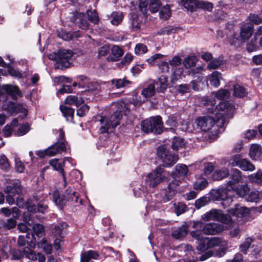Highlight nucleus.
<instances>
[{
  "instance_id": "1",
  "label": "nucleus",
  "mask_w": 262,
  "mask_h": 262,
  "mask_svg": "<svg viewBox=\"0 0 262 262\" xmlns=\"http://www.w3.org/2000/svg\"><path fill=\"white\" fill-rule=\"evenodd\" d=\"M202 101L203 103L208 107L207 108L208 112L214 114L217 121H221L223 124L225 122V118L233 111V107L227 101L221 102L217 105L215 106L216 102L212 97H205Z\"/></svg>"
},
{
  "instance_id": "2",
  "label": "nucleus",
  "mask_w": 262,
  "mask_h": 262,
  "mask_svg": "<svg viewBox=\"0 0 262 262\" xmlns=\"http://www.w3.org/2000/svg\"><path fill=\"white\" fill-rule=\"evenodd\" d=\"M244 178L245 176L242 174V172L236 168L233 169L230 174V180L226 184L227 189L236 192L241 196H245L249 191L247 185H242L240 186V189L238 185L239 183H243Z\"/></svg>"
},
{
  "instance_id": "3",
  "label": "nucleus",
  "mask_w": 262,
  "mask_h": 262,
  "mask_svg": "<svg viewBox=\"0 0 262 262\" xmlns=\"http://www.w3.org/2000/svg\"><path fill=\"white\" fill-rule=\"evenodd\" d=\"M169 172L165 171L162 166H159L147 175L145 182L150 187H155L169 176Z\"/></svg>"
},
{
  "instance_id": "4",
  "label": "nucleus",
  "mask_w": 262,
  "mask_h": 262,
  "mask_svg": "<svg viewBox=\"0 0 262 262\" xmlns=\"http://www.w3.org/2000/svg\"><path fill=\"white\" fill-rule=\"evenodd\" d=\"M202 219L204 221H217L229 226H231L233 224L231 216L227 214H224L222 210L213 209L207 212L202 216Z\"/></svg>"
},
{
  "instance_id": "5",
  "label": "nucleus",
  "mask_w": 262,
  "mask_h": 262,
  "mask_svg": "<svg viewBox=\"0 0 262 262\" xmlns=\"http://www.w3.org/2000/svg\"><path fill=\"white\" fill-rule=\"evenodd\" d=\"M141 128L145 133H154L160 134L162 130L161 117L156 116L143 121L141 123Z\"/></svg>"
},
{
  "instance_id": "6",
  "label": "nucleus",
  "mask_w": 262,
  "mask_h": 262,
  "mask_svg": "<svg viewBox=\"0 0 262 262\" xmlns=\"http://www.w3.org/2000/svg\"><path fill=\"white\" fill-rule=\"evenodd\" d=\"M74 53L70 50H60L58 51L55 68L59 69L69 68L73 63Z\"/></svg>"
},
{
  "instance_id": "7",
  "label": "nucleus",
  "mask_w": 262,
  "mask_h": 262,
  "mask_svg": "<svg viewBox=\"0 0 262 262\" xmlns=\"http://www.w3.org/2000/svg\"><path fill=\"white\" fill-rule=\"evenodd\" d=\"M54 201L57 205L60 206H62L66 201H71L74 203H78L80 205L82 204V200L79 199L78 195L76 191L71 188L66 190L63 195V199L59 196L58 192L55 191L54 192Z\"/></svg>"
},
{
  "instance_id": "8",
  "label": "nucleus",
  "mask_w": 262,
  "mask_h": 262,
  "mask_svg": "<svg viewBox=\"0 0 262 262\" xmlns=\"http://www.w3.org/2000/svg\"><path fill=\"white\" fill-rule=\"evenodd\" d=\"M231 190L225 188H221L216 189H212L211 191L210 194L212 200L214 201H222V205L226 207L230 205L232 202V199L231 195L229 193Z\"/></svg>"
},
{
  "instance_id": "9",
  "label": "nucleus",
  "mask_w": 262,
  "mask_h": 262,
  "mask_svg": "<svg viewBox=\"0 0 262 262\" xmlns=\"http://www.w3.org/2000/svg\"><path fill=\"white\" fill-rule=\"evenodd\" d=\"M157 155L161 159L166 166H171L178 160V156L169 150L166 147L160 146L157 150Z\"/></svg>"
},
{
  "instance_id": "10",
  "label": "nucleus",
  "mask_w": 262,
  "mask_h": 262,
  "mask_svg": "<svg viewBox=\"0 0 262 262\" xmlns=\"http://www.w3.org/2000/svg\"><path fill=\"white\" fill-rule=\"evenodd\" d=\"M193 226L195 228L198 227L202 228V231L207 235L217 234L224 229V227L223 225L216 223L203 224L201 222H197L195 223Z\"/></svg>"
},
{
  "instance_id": "11",
  "label": "nucleus",
  "mask_w": 262,
  "mask_h": 262,
  "mask_svg": "<svg viewBox=\"0 0 262 262\" xmlns=\"http://www.w3.org/2000/svg\"><path fill=\"white\" fill-rule=\"evenodd\" d=\"M53 134L56 138V142L52 146L54 149L59 148L60 146H63V149L60 150L59 149L58 153L65 152L67 151L68 147V142L65 138V134L64 131L61 128L53 130Z\"/></svg>"
},
{
  "instance_id": "12",
  "label": "nucleus",
  "mask_w": 262,
  "mask_h": 262,
  "mask_svg": "<svg viewBox=\"0 0 262 262\" xmlns=\"http://www.w3.org/2000/svg\"><path fill=\"white\" fill-rule=\"evenodd\" d=\"M221 245L222 246L226 245V242L221 237H212L206 238V243H201L196 248L198 250L204 251L207 249L213 248Z\"/></svg>"
},
{
  "instance_id": "13",
  "label": "nucleus",
  "mask_w": 262,
  "mask_h": 262,
  "mask_svg": "<svg viewBox=\"0 0 262 262\" xmlns=\"http://www.w3.org/2000/svg\"><path fill=\"white\" fill-rule=\"evenodd\" d=\"M7 183L8 185L4 189L5 193L12 195H20L22 193L23 187L19 180H11L8 181Z\"/></svg>"
},
{
  "instance_id": "14",
  "label": "nucleus",
  "mask_w": 262,
  "mask_h": 262,
  "mask_svg": "<svg viewBox=\"0 0 262 262\" xmlns=\"http://www.w3.org/2000/svg\"><path fill=\"white\" fill-rule=\"evenodd\" d=\"M197 125L200 127L202 130L207 132L214 125L215 123L218 121L216 117L206 116L199 118L196 120Z\"/></svg>"
},
{
  "instance_id": "15",
  "label": "nucleus",
  "mask_w": 262,
  "mask_h": 262,
  "mask_svg": "<svg viewBox=\"0 0 262 262\" xmlns=\"http://www.w3.org/2000/svg\"><path fill=\"white\" fill-rule=\"evenodd\" d=\"M114 105H115L117 110L114 114L108 118L112 128L115 127L119 124L122 118V108L125 106V104L123 102H117L114 103Z\"/></svg>"
},
{
  "instance_id": "16",
  "label": "nucleus",
  "mask_w": 262,
  "mask_h": 262,
  "mask_svg": "<svg viewBox=\"0 0 262 262\" xmlns=\"http://www.w3.org/2000/svg\"><path fill=\"white\" fill-rule=\"evenodd\" d=\"M240 30V37L245 42L252 36L253 32V26L249 23L243 22L241 24Z\"/></svg>"
},
{
  "instance_id": "17",
  "label": "nucleus",
  "mask_w": 262,
  "mask_h": 262,
  "mask_svg": "<svg viewBox=\"0 0 262 262\" xmlns=\"http://www.w3.org/2000/svg\"><path fill=\"white\" fill-rule=\"evenodd\" d=\"M71 160V158H65L64 160L59 161L58 159H53L49 162L50 165L52 166L55 170L59 171L61 173L64 182V185H66L67 182L66 181L65 173L63 167L64 165V162L66 161L67 160L70 162Z\"/></svg>"
},
{
  "instance_id": "18",
  "label": "nucleus",
  "mask_w": 262,
  "mask_h": 262,
  "mask_svg": "<svg viewBox=\"0 0 262 262\" xmlns=\"http://www.w3.org/2000/svg\"><path fill=\"white\" fill-rule=\"evenodd\" d=\"M228 212L237 217H243L248 215L250 213L249 208L239 204H236L233 208L228 210Z\"/></svg>"
},
{
  "instance_id": "19",
  "label": "nucleus",
  "mask_w": 262,
  "mask_h": 262,
  "mask_svg": "<svg viewBox=\"0 0 262 262\" xmlns=\"http://www.w3.org/2000/svg\"><path fill=\"white\" fill-rule=\"evenodd\" d=\"M180 183V182L179 180H174L169 184L167 187L165 189V196L166 201L170 200L176 194Z\"/></svg>"
},
{
  "instance_id": "20",
  "label": "nucleus",
  "mask_w": 262,
  "mask_h": 262,
  "mask_svg": "<svg viewBox=\"0 0 262 262\" xmlns=\"http://www.w3.org/2000/svg\"><path fill=\"white\" fill-rule=\"evenodd\" d=\"M68 225L65 222H61L55 225L52 228V235L56 237L63 238L67 234Z\"/></svg>"
},
{
  "instance_id": "21",
  "label": "nucleus",
  "mask_w": 262,
  "mask_h": 262,
  "mask_svg": "<svg viewBox=\"0 0 262 262\" xmlns=\"http://www.w3.org/2000/svg\"><path fill=\"white\" fill-rule=\"evenodd\" d=\"M153 83L155 85H156V90L158 93H164L168 86V77L165 75H161Z\"/></svg>"
},
{
  "instance_id": "22",
  "label": "nucleus",
  "mask_w": 262,
  "mask_h": 262,
  "mask_svg": "<svg viewBox=\"0 0 262 262\" xmlns=\"http://www.w3.org/2000/svg\"><path fill=\"white\" fill-rule=\"evenodd\" d=\"M261 147L257 144L251 145L249 151V156L253 160H257L261 155Z\"/></svg>"
},
{
  "instance_id": "23",
  "label": "nucleus",
  "mask_w": 262,
  "mask_h": 262,
  "mask_svg": "<svg viewBox=\"0 0 262 262\" xmlns=\"http://www.w3.org/2000/svg\"><path fill=\"white\" fill-rule=\"evenodd\" d=\"M60 150L63 149V146H60L59 148ZM59 148L54 149V147L51 145L47 149L43 150H39L36 152V155L40 158H44L46 156H54L59 152Z\"/></svg>"
},
{
  "instance_id": "24",
  "label": "nucleus",
  "mask_w": 262,
  "mask_h": 262,
  "mask_svg": "<svg viewBox=\"0 0 262 262\" xmlns=\"http://www.w3.org/2000/svg\"><path fill=\"white\" fill-rule=\"evenodd\" d=\"M111 82L112 85H114L116 89L125 88L132 83V82L125 77L112 79Z\"/></svg>"
},
{
  "instance_id": "25",
  "label": "nucleus",
  "mask_w": 262,
  "mask_h": 262,
  "mask_svg": "<svg viewBox=\"0 0 262 262\" xmlns=\"http://www.w3.org/2000/svg\"><path fill=\"white\" fill-rule=\"evenodd\" d=\"M188 172V168L186 165L183 164H179L176 166L173 175L175 177H183L187 176Z\"/></svg>"
},
{
  "instance_id": "26",
  "label": "nucleus",
  "mask_w": 262,
  "mask_h": 262,
  "mask_svg": "<svg viewBox=\"0 0 262 262\" xmlns=\"http://www.w3.org/2000/svg\"><path fill=\"white\" fill-rule=\"evenodd\" d=\"M99 257V254L96 251L89 250L81 254V262H89L91 259H97Z\"/></svg>"
},
{
  "instance_id": "27",
  "label": "nucleus",
  "mask_w": 262,
  "mask_h": 262,
  "mask_svg": "<svg viewBox=\"0 0 262 262\" xmlns=\"http://www.w3.org/2000/svg\"><path fill=\"white\" fill-rule=\"evenodd\" d=\"M64 102L69 105H74L78 107L84 103L83 99L81 97L74 95H69L65 99Z\"/></svg>"
},
{
  "instance_id": "28",
  "label": "nucleus",
  "mask_w": 262,
  "mask_h": 262,
  "mask_svg": "<svg viewBox=\"0 0 262 262\" xmlns=\"http://www.w3.org/2000/svg\"><path fill=\"white\" fill-rule=\"evenodd\" d=\"M3 90L13 98L16 97L17 95H19L20 94L18 87L15 85H4L3 86Z\"/></svg>"
},
{
  "instance_id": "29",
  "label": "nucleus",
  "mask_w": 262,
  "mask_h": 262,
  "mask_svg": "<svg viewBox=\"0 0 262 262\" xmlns=\"http://www.w3.org/2000/svg\"><path fill=\"white\" fill-rule=\"evenodd\" d=\"M229 175V171L227 168H222L216 170L213 173L212 177L214 180H221L227 177Z\"/></svg>"
},
{
  "instance_id": "30",
  "label": "nucleus",
  "mask_w": 262,
  "mask_h": 262,
  "mask_svg": "<svg viewBox=\"0 0 262 262\" xmlns=\"http://www.w3.org/2000/svg\"><path fill=\"white\" fill-rule=\"evenodd\" d=\"M230 92L225 89H221L216 92H213L212 93V95L209 96L210 97H215L219 100H225L229 98Z\"/></svg>"
},
{
  "instance_id": "31",
  "label": "nucleus",
  "mask_w": 262,
  "mask_h": 262,
  "mask_svg": "<svg viewBox=\"0 0 262 262\" xmlns=\"http://www.w3.org/2000/svg\"><path fill=\"white\" fill-rule=\"evenodd\" d=\"M221 75V73L219 72H213L209 77L210 84L215 87H218L220 85V79L222 78Z\"/></svg>"
},
{
  "instance_id": "32",
  "label": "nucleus",
  "mask_w": 262,
  "mask_h": 262,
  "mask_svg": "<svg viewBox=\"0 0 262 262\" xmlns=\"http://www.w3.org/2000/svg\"><path fill=\"white\" fill-rule=\"evenodd\" d=\"M262 199V191L254 190L250 192L246 197L247 202H257Z\"/></svg>"
},
{
  "instance_id": "33",
  "label": "nucleus",
  "mask_w": 262,
  "mask_h": 262,
  "mask_svg": "<svg viewBox=\"0 0 262 262\" xmlns=\"http://www.w3.org/2000/svg\"><path fill=\"white\" fill-rule=\"evenodd\" d=\"M238 167L246 171H253L255 169V166L249 160L244 158H242Z\"/></svg>"
},
{
  "instance_id": "34",
  "label": "nucleus",
  "mask_w": 262,
  "mask_h": 262,
  "mask_svg": "<svg viewBox=\"0 0 262 262\" xmlns=\"http://www.w3.org/2000/svg\"><path fill=\"white\" fill-rule=\"evenodd\" d=\"M156 92L155 85L154 83L149 84L147 87L144 88L141 94L145 98H150L154 95Z\"/></svg>"
},
{
  "instance_id": "35",
  "label": "nucleus",
  "mask_w": 262,
  "mask_h": 262,
  "mask_svg": "<svg viewBox=\"0 0 262 262\" xmlns=\"http://www.w3.org/2000/svg\"><path fill=\"white\" fill-rule=\"evenodd\" d=\"M249 181L253 183L262 185V171L258 170L256 173L248 176Z\"/></svg>"
},
{
  "instance_id": "36",
  "label": "nucleus",
  "mask_w": 262,
  "mask_h": 262,
  "mask_svg": "<svg viewBox=\"0 0 262 262\" xmlns=\"http://www.w3.org/2000/svg\"><path fill=\"white\" fill-rule=\"evenodd\" d=\"M130 20L133 30L135 31H139L142 21L139 19L138 16L136 14H131Z\"/></svg>"
},
{
  "instance_id": "37",
  "label": "nucleus",
  "mask_w": 262,
  "mask_h": 262,
  "mask_svg": "<svg viewBox=\"0 0 262 262\" xmlns=\"http://www.w3.org/2000/svg\"><path fill=\"white\" fill-rule=\"evenodd\" d=\"M187 233V230L186 228L183 226L174 229L172 231L171 235L176 239H180L185 236Z\"/></svg>"
},
{
  "instance_id": "38",
  "label": "nucleus",
  "mask_w": 262,
  "mask_h": 262,
  "mask_svg": "<svg viewBox=\"0 0 262 262\" xmlns=\"http://www.w3.org/2000/svg\"><path fill=\"white\" fill-rule=\"evenodd\" d=\"M100 124V131L101 133H106L108 129L112 127L111 123L107 117H101Z\"/></svg>"
},
{
  "instance_id": "39",
  "label": "nucleus",
  "mask_w": 262,
  "mask_h": 262,
  "mask_svg": "<svg viewBox=\"0 0 262 262\" xmlns=\"http://www.w3.org/2000/svg\"><path fill=\"white\" fill-rule=\"evenodd\" d=\"M198 59L195 56H189L186 57L183 62V65L186 69H190L195 66Z\"/></svg>"
},
{
  "instance_id": "40",
  "label": "nucleus",
  "mask_w": 262,
  "mask_h": 262,
  "mask_svg": "<svg viewBox=\"0 0 262 262\" xmlns=\"http://www.w3.org/2000/svg\"><path fill=\"white\" fill-rule=\"evenodd\" d=\"M124 16L121 12H114L112 13L111 23L112 25H118L122 21Z\"/></svg>"
},
{
  "instance_id": "41",
  "label": "nucleus",
  "mask_w": 262,
  "mask_h": 262,
  "mask_svg": "<svg viewBox=\"0 0 262 262\" xmlns=\"http://www.w3.org/2000/svg\"><path fill=\"white\" fill-rule=\"evenodd\" d=\"M224 60L223 57H219L211 60L207 66V69L211 70L218 68L223 64Z\"/></svg>"
},
{
  "instance_id": "42",
  "label": "nucleus",
  "mask_w": 262,
  "mask_h": 262,
  "mask_svg": "<svg viewBox=\"0 0 262 262\" xmlns=\"http://www.w3.org/2000/svg\"><path fill=\"white\" fill-rule=\"evenodd\" d=\"M171 14L170 6L168 5L162 7L159 12L160 18L163 20L168 19L170 17Z\"/></svg>"
},
{
  "instance_id": "43",
  "label": "nucleus",
  "mask_w": 262,
  "mask_h": 262,
  "mask_svg": "<svg viewBox=\"0 0 262 262\" xmlns=\"http://www.w3.org/2000/svg\"><path fill=\"white\" fill-rule=\"evenodd\" d=\"M247 94L246 89L239 84H235L233 88V95L235 97H243Z\"/></svg>"
},
{
  "instance_id": "44",
  "label": "nucleus",
  "mask_w": 262,
  "mask_h": 262,
  "mask_svg": "<svg viewBox=\"0 0 262 262\" xmlns=\"http://www.w3.org/2000/svg\"><path fill=\"white\" fill-rule=\"evenodd\" d=\"M198 2L196 0H182L181 4L187 10L193 11L197 7Z\"/></svg>"
},
{
  "instance_id": "45",
  "label": "nucleus",
  "mask_w": 262,
  "mask_h": 262,
  "mask_svg": "<svg viewBox=\"0 0 262 262\" xmlns=\"http://www.w3.org/2000/svg\"><path fill=\"white\" fill-rule=\"evenodd\" d=\"M185 143L184 140L179 137L173 138L172 141V147L174 150H179L184 147Z\"/></svg>"
},
{
  "instance_id": "46",
  "label": "nucleus",
  "mask_w": 262,
  "mask_h": 262,
  "mask_svg": "<svg viewBox=\"0 0 262 262\" xmlns=\"http://www.w3.org/2000/svg\"><path fill=\"white\" fill-rule=\"evenodd\" d=\"M242 157L240 155H234L228 160V164L231 167H239Z\"/></svg>"
},
{
  "instance_id": "47",
  "label": "nucleus",
  "mask_w": 262,
  "mask_h": 262,
  "mask_svg": "<svg viewBox=\"0 0 262 262\" xmlns=\"http://www.w3.org/2000/svg\"><path fill=\"white\" fill-rule=\"evenodd\" d=\"M191 236L198 241V246H199L201 243H206V238L204 237L201 230H195L191 232Z\"/></svg>"
},
{
  "instance_id": "48",
  "label": "nucleus",
  "mask_w": 262,
  "mask_h": 262,
  "mask_svg": "<svg viewBox=\"0 0 262 262\" xmlns=\"http://www.w3.org/2000/svg\"><path fill=\"white\" fill-rule=\"evenodd\" d=\"M57 35L59 37L66 41H69L71 39H73L74 37H77L76 33L72 34L70 32H67L64 30L58 32Z\"/></svg>"
},
{
  "instance_id": "49",
  "label": "nucleus",
  "mask_w": 262,
  "mask_h": 262,
  "mask_svg": "<svg viewBox=\"0 0 262 262\" xmlns=\"http://www.w3.org/2000/svg\"><path fill=\"white\" fill-rule=\"evenodd\" d=\"M83 16L81 14H78L76 18V23L80 28L86 30L89 28V23L85 19H82Z\"/></svg>"
},
{
  "instance_id": "50",
  "label": "nucleus",
  "mask_w": 262,
  "mask_h": 262,
  "mask_svg": "<svg viewBox=\"0 0 262 262\" xmlns=\"http://www.w3.org/2000/svg\"><path fill=\"white\" fill-rule=\"evenodd\" d=\"M60 110L66 118L68 119V117H71V120H73L74 114V109L66 106L60 105Z\"/></svg>"
},
{
  "instance_id": "51",
  "label": "nucleus",
  "mask_w": 262,
  "mask_h": 262,
  "mask_svg": "<svg viewBox=\"0 0 262 262\" xmlns=\"http://www.w3.org/2000/svg\"><path fill=\"white\" fill-rule=\"evenodd\" d=\"M161 6L160 0H149L148 8L151 13L157 12Z\"/></svg>"
},
{
  "instance_id": "52",
  "label": "nucleus",
  "mask_w": 262,
  "mask_h": 262,
  "mask_svg": "<svg viewBox=\"0 0 262 262\" xmlns=\"http://www.w3.org/2000/svg\"><path fill=\"white\" fill-rule=\"evenodd\" d=\"M174 212L177 215L184 213L187 210V206L181 202L174 203Z\"/></svg>"
},
{
  "instance_id": "53",
  "label": "nucleus",
  "mask_w": 262,
  "mask_h": 262,
  "mask_svg": "<svg viewBox=\"0 0 262 262\" xmlns=\"http://www.w3.org/2000/svg\"><path fill=\"white\" fill-rule=\"evenodd\" d=\"M208 184V182L205 178L201 179L196 181L194 184V188L196 190H201L206 188Z\"/></svg>"
},
{
  "instance_id": "54",
  "label": "nucleus",
  "mask_w": 262,
  "mask_h": 262,
  "mask_svg": "<svg viewBox=\"0 0 262 262\" xmlns=\"http://www.w3.org/2000/svg\"><path fill=\"white\" fill-rule=\"evenodd\" d=\"M229 42L231 45L235 47H238L242 44L244 41L242 39L241 37H238L236 33L233 34L229 39Z\"/></svg>"
},
{
  "instance_id": "55",
  "label": "nucleus",
  "mask_w": 262,
  "mask_h": 262,
  "mask_svg": "<svg viewBox=\"0 0 262 262\" xmlns=\"http://www.w3.org/2000/svg\"><path fill=\"white\" fill-rule=\"evenodd\" d=\"M197 7L208 11H211L213 6L211 3L201 1L198 2Z\"/></svg>"
},
{
  "instance_id": "56",
  "label": "nucleus",
  "mask_w": 262,
  "mask_h": 262,
  "mask_svg": "<svg viewBox=\"0 0 262 262\" xmlns=\"http://www.w3.org/2000/svg\"><path fill=\"white\" fill-rule=\"evenodd\" d=\"M87 14L89 20L92 23L96 24H97L99 20V18L96 11L88 10Z\"/></svg>"
},
{
  "instance_id": "57",
  "label": "nucleus",
  "mask_w": 262,
  "mask_h": 262,
  "mask_svg": "<svg viewBox=\"0 0 262 262\" xmlns=\"http://www.w3.org/2000/svg\"><path fill=\"white\" fill-rule=\"evenodd\" d=\"M33 230L37 236L41 237L45 234L44 227L39 224H35L33 226Z\"/></svg>"
},
{
  "instance_id": "58",
  "label": "nucleus",
  "mask_w": 262,
  "mask_h": 262,
  "mask_svg": "<svg viewBox=\"0 0 262 262\" xmlns=\"http://www.w3.org/2000/svg\"><path fill=\"white\" fill-rule=\"evenodd\" d=\"M209 201V200L207 196H203L195 201L194 205L196 209H199L202 207L206 205Z\"/></svg>"
},
{
  "instance_id": "59",
  "label": "nucleus",
  "mask_w": 262,
  "mask_h": 262,
  "mask_svg": "<svg viewBox=\"0 0 262 262\" xmlns=\"http://www.w3.org/2000/svg\"><path fill=\"white\" fill-rule=\"evenodd\" d=\"M112 54L114 56V60H117L123 54V50L117 46H114L111 50Z\"/></svg>"
},
{
  "instance_id": "60",
  "label": "nucleus",
  "mask_w": 262,
  "mask_h": 262,
  "mask_svg": "<svg viewBox=\"0 0 262 262\" xmlns=\"http://www.w3.org/2000/svg\"><path fill=\"white\" fill-rule=\"evenodd\" d=\"M0 168L7 171L9 168V164L7 157L4 155H0Z\"/></svg>"
},
{
  "instance_id": "61",
  "label": "nucleus",
  "mask_w": 262,
  "mask_h": 262,
  "mask_svg": "<svg viewBox=\"0 0 262 262\" xmlns=\"http://www.w3.org/2000/svg\"><path fill=\"white\" fill-rule=\"evenodd\" d=\"M6 68H7L8 72L10 75L18 78H22L21 73L18 71L14 69L10 63L7 64Z\"/></svg>"
},
{
  "instance_id": "62",
  "label": "nucleus",
  "mask_w": 262,
  "mask_h": 262,
  "mask_svg": "<svg viewBox=\"0 0 262 262\" xmlns=\"http://www.w3.org/2000/svg\"><path fill=\"white\" fill-rule=\"evenodd\" d=\"M252 239L250 237L247 238L245 241L240 246L241 251L245 253H246L247 250L249 248L251 243H252Z\"/></svg>"
},
{
  "instance_id": "63",
  "label": "nucleus",
  "mask_w": 262,
  "mask_h": 262,
  "mask_svg": "<svg viewBox=\"0 0 262 262\" xmlns=\"http://www.w3.org/2000/svg\"><path fill=\"white\" fill-rule=\"evenodd\" d=\"M147 51V47L143 43H138L135 48V52L137 55H141L146 53Z\"/></svg>"
},
{
  "instance_id": "64",
  "label": "nucleus",
  "mask_w": 262,
  "mask_h": 262,
  "mask_svg": "<svg viewBox=\"0 0 262 262\" xmlns=\"http://www.w3.org/2000/svg\"><path fill=\"white\" fill-rule=\"evenodd\" d=\"M249 20L255 25L262 23V17L255 14H250L248 16Z\"/></svg>"
}]
</instances>
